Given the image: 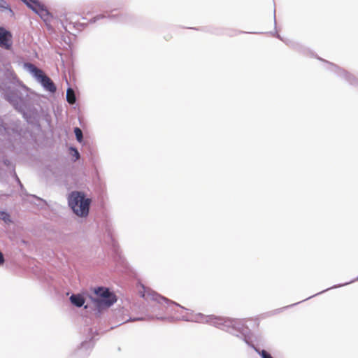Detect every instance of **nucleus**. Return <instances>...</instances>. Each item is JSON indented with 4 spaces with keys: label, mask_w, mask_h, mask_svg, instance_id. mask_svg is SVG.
Wrapping results in <instances>:
<instances>
[{
    "label": "nucleus",
    "mask_w": 358,
    "mask_h": 358,
    "mask_svg": "<svg viewBox=\"0 0 358 358\" xmlns=\"http://www.w3.org/2000/svg\"><path fill=\"white\" fill-rule=\"evenodd\" d=\"M11 172H12V173H13V176L15 177V178L16 181L19 183V185H20V187H21V189H22V192H24L23 185H22V184L21 183V182H20V179H19V178L17 177V174H16V173H15V169H11Z\"/></svg>",
    "instance_id": "obj_15"
},
{
    "label": "nucleus",
    "mask_w": 358,
    "mask_h": 358,
    "mask_svg": "<svg viewBox=\"0 0 358 358\" xmlns=\"http://www.w3.org/2000/svg\"><path fill=\"white\" fill-rule=\"evenodd\" d=\"M95 294L97 297L92 299V304L87 303L85 306V308H93L96 311V314H99L103 310L110 307L117 301L115 295L108 289L98 287L95 290Z\"/></svg>",
    "instance_id": "obj_4"
},
{
    "label": "nucleus",
    "mask_w": 358,
    "mask_h": 358,
    "mask_svg": "<svg viewBox=\"0 0 358 358\" xmlns=\"http://www.w3.org/2000/svg\"><path fill=\"white\" fill-rule=\"evenodd\" d=\"M74 133H75V135H76L77 141L78 142L81 143L82 141H83V131H82V130L80 128H78V127H76L74 129Z\"/></svg>",
    "instance_id": "obj_12"
},
{
    "label": "nucleus",
    "mask_w": 358,
    "mask_h": 358,
    "mask_svg": "<svg viewBox=\"0 0 358 358\" xmlns=\"http://www.w3.org/2000/svg\"><path fill=\"white\" fill-rule=\"evenodd\" d=\"M328 289H326V291H327V290H328ZM324 292H325V290H324V291H321V292H320V294L323 293ZM318 294H319V293H318ZM316 295H317V294H315L314 296H316Z\"/></svg>",
    "instance_id": "obj_21"
},
{
    "label": "nucleus",
    "mask_w": 358,
    "mask_h": 358,
    "mask_svg": "<svg viewBox=\"0 0 358 358\" xmlns=\"http://www.w3.org/2000/svg\"><path fill=\"white\" fill-rule=\"evenodd\" d=\"M77 159H80V158L76 157V160H75L74 162H76Z\"/></svg>",
    "instance_id": "obj_25"
},
{
    "label": "nucleus",
    "mask_w": 358,
    "mask_h": 358,
    "mask_svg": "<svg viewBox=\"0 0 358 358\" xmlns=\"http://www.w3.org/2000/svg\"><path fill=\"white\" fill-rule=\"evenodd\" d=\"M143 319L142 317H135L133 319H131V321H138V320H143Z\"/></svg>",
    "instance_id": "obj_19"
},
{
    "label": "nucleus",
    "mask_w": 358,
    "mask_h": 358,
    "mask_svg": "<svg viewBox=\"0 0 358 358\" xmlns=\"http://www.w3.org/2000/svg\"><path fill=\"white\" fill-rule=\"evenodd\" d=\"M340 286H341V285H336V286L332 287L331 288H336V287H340Z\"/></svg>",
    "instance_id": "obj_23"
},
{
    "label": "nucleus",
    "mask_w": 358,
    "mask_h": 358,
    "mask_svg": "<svg viewBox=\"0 0 358 358\" xmlns=\"http://www.w3.org/2000/svg\"><path fill=\"white\" fill-rule=\"evenodd\" d=\"M31 196L32 197H34V198H36V199H38V200H41V199H39L38 197H37V196H35V195H31Z\"/></svg>",
    "instance_id": "obj_20"
},
{
    "label": "nucleus",
    "mask_w": 358,
    "mask_h": 358,
    "mask_svg": "<svg viewBox=\"0 0 358 358\" xmlns=\"http://www.w3.org/2000/svg\"><path fill=\"white\" fill-rule=\"evenodd\" d=\"M185 320L194 322L209 324L238 337L239 335H241L244 342L247 345L252 348L255 350V348H257L253 344L252 336L248 333V329L245 327V322L243 320L224 318L213 315H206L202 313L196 314Z\"/></svg>",
    "instance_id": "obj_1"
},
{
    "label": "nucleus",
    "mask_w": 358,
    "mask_h": 358,
    "mask_svg": "<svg viewBox=\"0 0 358 358\" xmlns=\"http://www.w3.org/2000/svg\"><path fill=\"white\" fill-rule=\"evenodd\" d=\"M94 343L92 341V338H91L89 341H85L82 343L81 344V349L86 348H92L93 346Z\"/></svg>",
    "instance_id": "obj_14"
},
{
    "label": "nucleus",
    "mask_w": 358,
    "mask_h": 358,
    "mask_svg": "<svg viewBox=\"0 0 358 358\" xmlns=\"http://www.w3.org/2000/svg\"><path fill=\"white\" fill-rule=\"evenodd\" d=\"M29 69L46 90L52 93L56 92L57 88L55 85L49 77L43 73L42 70L38 69L33 64H29Z\"/></svg>",
    "instance_id": "obj_5"
},
{
    "label": "nucleus",
    "mask_w": 358,
    "mask_h": 358,
    "mask_svg": "<svg viewBox=\"0 0 358 358\" xmlns=\"http://www.w3.org/2000/svg\"><path fill=\"white\" fill-rule=\"evenodd\" d=\"M313 296H312V297H313ZM311 299V296H309L308 298H307V299Z\"/></svg>",
    "instance_id": "obj_26"
},
{
    "label": "nucleus",
    "mask_w": 358,
    "mask_h": 358,
    "mask_svg": "<svg viewBox=\"0 0 358 358\" xmlns=\"http://www.w3.org/2000/svg\"><path fill=\"white\" fill-rule=\"evenodd\" d=\"M0 219L3 220L5 222H10V215L3 211H0Z\"/></svg>",
    "instance_id": "obj_13"
},
{
    "label": "nucleus",
    "mask_w": 358,
    "mask_h": 358,
    "mask_svg": "<svg viewBox=\"0 0 358 358\" xmlns=\"http://www.w3.org/2000/svg\"><path fill=\"white\" fill-rule=\"evenodd\" d=\"M36 13H38L41 17L44 18V20H47L49 17V13L47 9L44 8L43 5H41L38 2V7L36 9H32Z\"/></svg>",
    "instance_id": "obj_8"
},
{
    "label": "nucleus",
    "mask_w": 358,
    "mask_h": 358,
    "mask_svg": "<svg viewBox=\"0 0 358 358\" xmlns=\"http://www.w3.org/2000/svg\"><path fill=\"white\" fill-rule=\"evenodd\" d=\"M357 280H358V277H357Z\"/></svg>",
    "instance_id": "obj_27"
},
{
    "label": "nucleus",
    "mask_w": 358,
    "mask_h": 358,
    "mask_svg": "<svg viewBox=\"0 0 358 358\" xmlns=\"http://www.w3.org/2000/svg\"><path fill=\"white\" fill-rule=\"evenodd\" d=\"M66 99L70 104H73L76 102V96L73 89L68 88L66 91Z\"/></svg>",
    "instance_id": "obj_9"
},
{
    "label": "nucleus",
    "mask_w": 358,
    "mask_h": 358,
    "mask_svg": "<svg viewBox=\"0 0 358 358\" xmlns=\"http://www.w3.org/2000/svg\"><path fill=\"white\" fill-rule=\"evenodd\" d=\"M255 351L262 357V358H273L271 354L264 350H260L259 348H255Z\"/></svg>",
    "instance_id": "obj_11"
},
{
    "label": "nucleus",
    "mask_w": 358,
    "mask_h": 358,
    "mask_svg": "<svg viewBox=\"0 0 358 358\" xmlns=\"http://www.w3.org/2000/svg\"><path fill=\"white\" fill-rule=\"evenodd\" d=\"M143 297L146 300H151L154 302L151 305L152 310H149L152 314L150 315L151 319H157L160 320H165V317L163 315L165 312L172 306L180 307L182 309H185L184 307L181 306L178 303L168 299L164 296H160L156 292H145L143 294Z\"/></svg>",
    "instance_id": "obj_2"
},
{
    "label": "nucleus",
    "mask_w": 358,
    "mask_h": 358,
    "mask_svg": "<svg viewBox=\"0 0 358 358\" xmlns=\"http://www.w3.org/2000/svg\"><path fill=\"white\" fill-rule=\"evenodd\" d=\"M31 9H36L38 7V1L37 0H22Z\"/></svg>",
    "instance_id": "obj_10"
},
{
    "label": "nucleus",
    "mask_w": 358,
    "mask_h": 358,
    "mask_svg": "<svg viewBox=\"0 0 358 358\" xmlns=\"http://www.w3.org/2000/svg\"><path fill=\"white\" fill-rule=\"evenodd\" d=\"M12 34L3 27H0V47L10 50L12 47Z\"/></svg>",
    "instance_id": "obj_6"
},
{
    "label": "nucleus",
    "mask_w": 358,
    "mask_h": 358,
    "mask_svg": "<svg viewBox=\"0 0 358 358\" xmlns=\"http://www.w3.org/2000/svg\"><path fill=\"white\" fill-rule=\"evenodd\" d=\"M6 2L3 0H0V8H4L5 7Z\"/></svg>",
    "instance_id": "obj_18"
},
{
    "label": "nucleus",
    "mask_w": 358,
    "mask_h": 358,
    "mask_svg": "<svg viewBox=\"0 0 358 358\" xmlns=\"http://www.w3.org/2000/svg\"><path fill=\"white\" fill-rule=\"evenodd\" d=\"M3 159V164L7 166V167H9L11 164L10 160L8 159V158H2Z\"/></svg>",
    "instance_id": "obj_16"
},
{
    "label": "nucleus",
    "mask_w": 358,
    "mask_h": 358,
    "mask_svg": "<svg viewBox=\"0 0 358 358\" xmlns=\"http://www.w3.org/2000/svg\"><path fill=\"white\" fill-rule=\"evenodd\" d=\"M297 304H298V303H295L293 304V306L297 305ZM290 306H292V305H291Z\"/></svg>",
    "instance_id": "obj_24"
},
{
    "label": "nucleus",
    "mask_w": 358,
    "mask_h": 358,
    "mask_svg": "<svg viewBox=\"0 0 358 358\" xmlns=\"http://www.w3.org/2000/svg\"><path fill=\"white\" fill-rule=\"evenodd\" d=\"M5 262L4 256L3 253L0 251V266L3 264Z\"/></svg>",
    "instance_id": "obj_17"
},
{
    "label": "nucleus",
    "mask_w": 358,
    "mask_h": 358,
    "mask_svg": "<svg viewBox=\"0 0 358 358\" xmlns=\"http://www.w3.org/2000/svg\"><path fill=\"white\" fill-rule=\"evenodd\" d=\"M71 303L78 308L82 307L85 303V299L81 294H72L70 296Z\"/></svg>",
    "instance_id": "obj_7"
},
{
    "label": "nucleus",
    "mask_w": 358,
    "mask_h": 358,
    "mask_svg": "<svg viewBox=\"0 0 358 358\" xmlns=\"http://www.w3.org/2000/svg\"><path fill=\"white\" fill-rule=\"evenodd\" d=\"M76 157H80L79 153L77 151H76Z\"/></svg>",
    "instance_id": "obj_22"
},
{
    "label": "nucleus",
    "mask_w": 358,
    "mask_h": 358,
    "mask_svg": "<svg viewBox=\"0 0 358 358\" xmlns=\"http://www.w3.org/2000/svg\"><path fill=\"white\" fill-rule=\"evenodd\" d=\"M92 200L87 198L85 194L80 191H73L68 196V204L74 214L80 217L89 215Z\"/></svg>",
    "instance_id": "obj_3"
}]
</instances>
